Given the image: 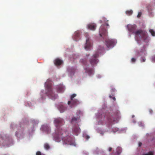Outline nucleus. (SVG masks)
<instances>
[{
    "label": "nucleus",
    "instance_id": "27",
    "mask_svg": "<svg viewBox=\"0 0 155 155\" xmlns=\"http://www.w3.org/2000/svg\"><path fill=\"white\" fill-rule=\"evenodd\" d=\"M143 155H153V154L152 152H150L148 153L143 154Z\"/></svg>",
    "mask_w": 155,
    "mask_h": 155
},
{
    "label": "nucleus",
    "instance_id": "4",
    "mask_svg": "<svg viewBox=\"0 0 155 155\" xmlns=\"http://www.w3.org/2000/svg\"><path fill=\"white\" fill-rule=\"evenodd\" d=\"M99 56V54L98 52H96L93 55L91 58L90 59L89 61L90 64L92 65L96 64L98 62L97 58Z\"/></svg>",
    "mask_w": 155,
    "mask_h": 155
},
{
    "label": "nucleus",
    "instance_id": "16",
    "mask_svg": "<svg viewBox=\"0 0 155 155\" xmlns=\"http://www.w3.org/2000/svg\"><path fill=\"white\" fill-rule=\"evenodd\" d=\"M80 33L79 31H76L74 34V38L76 41L78 40L80 37Z\"/></svg>",
    "mask_w": 155,
    "mask_h": 155
},
{
    "label": "nucleus",
    "instance_id": "35",
    "mask_svg": "<svg viewBox=\"0 0 155 155\" xmlns=\"http://www.w3.org/2000/svg\"><path fill=\"white\" fill-rule=\"evenodd\" d=\"M108 150L109 151H111L112 150V148L110 147H109Z\"/></svg>",
    "mask_w": 155,
    "mask_h": 155
},
{
    "label": "nucleus",
    "instance_id": "9",
    "mask_svg": "<svg viewBox=\"0 0 155 155\" xmlns=\"http://www.w3.org/2000/svg\"><path fill=\"white\" fill-rule=\"evenodd\" d=\"M80 129L78 126H75L73 127V132L74 134L77 136L80 133Z\"/></svg>",
    "mask_w": 155,
    "mask_h": 155
},
{
    "label": "nucleus",
    "instance_id": "31",
    "mask_svg": "<svg viewBox=\"0 0 155 155\" xmlns=\"http://www.w3.org/2000/svg\"><path fill=\"white\" fill-rule=\"evenodd\" d=\"M136 59L134 58H132L131 59V61L132 62H134L136 61Z\"/></svg>",
    "mask_w": 155,
    "mask_h": 155
},
{
    "label": "nucleus",
    "instance_id": "22",
    "mask_svg": "<svg viewBox=\"0 0 155 155\" xmlns=\"http://www.w3.org/2000/svg\"><path fill=\"white\" fill-rule=\"evenodd\" d=\"M117 154H119L121 152L122 150L121 148L120 147H118L117 148Z\"/></svg>",
    "mask_w": 155,
    "mask_h": 155
},
{
    "label": "nucleus",
    "instance_id": "2",
    "mask_svg": "<svg viewBox=\"0 0 155 155\" xmlns=\"http://www.w3.org/2000/svg\"><path fill=\"white\" fill-rule=\"evenodd\" d=\"M127 27L129 31L133 33H134L136 35H140L144 40H145L147 38V34L146 32L143 31L141 30H138L136 31H135L136 28V25H128Z\"/></svg>",
    "mask_w": 155,
    "mask_h": 155
},
{
    "label": "nucleus",
    "instance_id": "19",
    "mask_svg": "<svg viewBox=\"0 0 155 155\" xmlns=\"http://www.w3.org/2000/svg\"><path fill=\"white\" fill-rule=\"evenodd\" d=\"M133 13V11L131 10H127L126 12V14L128 15H130L132 14Z\"/></svg>",
    "mask_w": 155,
    "mask_h": 155
},
{
    "label": "nucleus",
    "instance_id": "25",
    "mask_svg": "<svg viewBox=\"0 0 155 155\" xmlns=\"http://www.w3.org/2000/svg\"><path fill=\"white\" fill-rule=\"evenodd\" d=\"M76 94H72L71 97V101L73 100H74V98L76 97Z\"/></svg>",
    "mask_w": 155,
    "mask_h": 155
},
{
    "label": "nucleus",
    "instance_id": "33",
    "mask_svg": "<svg viewBox=\"0 0 155 155\" xmlns=\"http://www.w3.org/2000/svg\"><path fill=\"white\" fill-rule=\"evenodd\" d=\"M152 61L155 62V55L152 58Z\"/></svg>",
    "mask_w": 155,
    "mask_h": 155
},
{
    "label": "nucleus",
    "instance_id": "7",
    "mask_svg": "<svg viewBox=\"0 0 155 155\" xmlns=\"http://www.w3.org/2000/svg\"><path fill=\"white\" fill-rule=\"evenodd\" d=\"M116 41L114 39H108L106 41L105 44L108 48H112L115 44Z\"/></svg>",
    "mask_w": 155,
    "mask_h": 155
},
{
    "label": "nucleus",
    "instance_id": "8",
    "mask_svg": "<svg viewBox=\"0 0 155 155\" xmlns=\"http://www.w3.org/2000/svg\"><path fill=\"white\" fill-rule=\"evenodd\" d=\"M80 103V102L77 99H74L73 100L69 101L68 102V105L71 104V106L72 107V106L77 105Z\"/></svg>",
    "mask_w": 155,
    "mask_h": 155
},
{
    "label": "nucleus",
    "instance_id": "34",
    "mask_svg": "<svg viewBox=\"0 0 155 155\" xmlns=\"http://www.w3.org/2000/svg\"><path fill=\"white\" fill-rule=\"evenodd\" d=\"M115 91V89L114 88H112L111 90V91L112 92H114Z\"/></svg>",
    "mask_w": 155,
    "mask_h": 155
},
{
    "label": "nucleus",
    "instance_id": "40",
    "mask_svg": "<svg viewBox=\"0 0 155 155\" xmlns=\"http://www.w3.org/2000/svg\"><path fill=\"white\" fill-rule=\"evenodd\" d=\"M134 117V115H132V118H133V117Z\"/></svg>",
    "mask_w": 155,
    "mask_h": 155
},
{
    "label": "nucleus",
    "instance_id": "28",
    "mask_svg": "<svg viewBox=\"0 0 155 155\" xmlns=\"http://www.w3.org/2000/svg\"><path fill=\"white\" fill-rule=\"evenodd\" d=\"M102 20H104V22H107L108 21V20H107L106 18H105V17H102Z\"/></svg>",
    "mask_w": 155,
    "mask_h": 155
},
{
    "label": "nucleus",
    "instance_id": "23",
    "mask_svg": "<svg viewBox=\"0 0 155 155\" xmlns=\"http://www.w3.org/2000/svg\"><path fill=\"white\" fill-rule=\"evenodd\" d=\"M78 118H76L75 117H74L72 118L71 120V122L73 123V122H76L78 120Z\"/></svg>",
    "mask_w": 155,
    "mask_h": 155
},
{
    "label": "nucleus",
    "instance_id": "39",
    "mask_svg": "<svg viewBox=\"0 0 155 155\" xmlns=\"http://www.w3.org/2000/svg\"><path fill=\"white\" fill-rule=\"evenodd\" d=\"M106 25L108 26H109V25L108 23H106Z\"/></svg>",
    "mask_w": 155,
    "mask_h": 155
},
{
    "label": "nucleus",
    "instance_id": "15",
    "mask_svg": "<svg viewBox=\"0 0 155 155\" xmlns=\"http://www.w3.org/2000/svg\"><path fill=\"white\" fill-rule=\"evenodd\" d=\"M57 91L58 92H62L64 88V86L62 85H59L57 87Z\"/></svg>",
    "mask_w": 155,
    "mask_h": 155
},
{
    "label": "nucleus",
    "instance_id": "13",
    "mask_svg": "<svg viewBox=\"0 0 155 155\" xmlns=\"http://www.w3.org/2000/svg\"><path fill=\"white\" fill-rule=\"evenodd\" d=\"M58 108L61 113L63 112L66 109V107L62 104H59Z\"/></svg>",
    "mask_w": 155,
    "mask_h": 155
},
{
    "label": "nucleus",
    "instance_id": "20",
    "mask_svg": "<svg viewBox=\"0 0 155 155\" xmlns=\"http://www.w3.org/2000/svg\"><path fill=\"white\" fill-rule=\"evenodd\" d=\"M108 119L110 123H112L113 121H115V119L112 117H108Z\"/></svg>",
    "mask_w": 155,
    "mask_h": 155
},
{
    "label": "nucleus",
    "instance_id": "10",
    "mask_svg": "<svg viewBox=\"0 0 155 155\" xmlns=\"http://www.w3.org/2000/svg\"><path fill=\"white\" fill-rule=\"evenodd\" d=\"M91 46V44L90 42L89 38H87L86 40V43L85 48L87 50H88Z\"/></svg>",
    "mask_w": 155,
    "mask_h": 155
},
{
    "label": "nucleus",
    "instance_id": "32",
    "mask_svg": "<svg viewBox=\"0 0 155 155\" xmlns=\"http://www.w3.org/2000/svg\"><path fill=\"white\" fill-rule=\"evenodd\" d=\"M109 97L110 98H112V99L114 101H115L116 100V99L114 97H112V96L111 95L109 96Z\"/></svg>",
    "mask_w": 155,
    "mask_h": 155
},
{
    "label": "nucleus",
    "instance_id": "11",
    "mask_svg": "<svg viewBox=\"0 0 155 155\" xmlns=\"http://www.w3.org/2000/svg\"><path fill=\"white\" fill-rule=\"evenodd\" d=\"M87 28L90 30L94 31L96 28V25L95 23H91L88 25Z\"/></svg>",
    "mask_w": 155,
    "mask_h": 155
},
{
    "label": "nucleus",
    "instance_id": "43",
    "mask_svg": "<svg viewBox=\"0 0 155 155\" xmlns=\"http://www.w3.org/2000/svg\"><path fill=\"white\" fill-rule=\"evenodd\" d=\"M134 123H135V121H134Z\"/></svg>",
    "mask_w": 155,
    "mask_h": 155
},
{
    "label": "nucleus",
    "instance_id": "30",
    "mask_svg": "<svg viewBox=\"0 0 155 155\" xmlns=\"http://www.w3.org/2000/svg\"><path fill=\"white\" fill-rule=\"evenodd\" d=\"M141 14H142V13L141 12H139L138 13V14L137 15V17L138 18H140L141 16Z\"/></svg>",
    "mask_w": 155,
    "mask_h": 155
},
{
    "label": "nucleus",
    "instance_id": "3",
    "mask_svg": "<svg viewBox=\"0 0 155 155\" xmlns=\"http://www.w3.org/2000/svg\"><path fill=\"white\" fill-rule=\"evenodd\" d=\"M45 86L47 90L46 94L52 100H55L58 97V94H54L52 90L51 82L47 81L45 83Z\"/></svg>",
    "mask_w": 155,
    "mask_h": 155
},
{
    "label": "nucleus",
    "instance_id": "26",
    "mask_svg": "<svg viewBox=\"0 0 155 155\" xmlns=\"http://www.w3.org/2000/svg\"><path fill=\"white\" fill-rule=\"evenodd\" d=\"M141 62H144L146 61V58L145 57H141L140 59Z\"/></svg>",
    "mask_w": 155,
    "mask_h": 155
},
{
    "label": "nucleus",
    "instance_id": "18",
    "mask_svg": "<svg viewBox=\"0 0 155 155\" xmlns=\"http://www.w3.org/2000/svg\"><path fill=\"white\" fill-rule=\"evenodd\" d=\"M75 70L76 69L74 68H68V71L70 73L71 75L74 74Z\"/></svg>",
    "mask_w": 155,
    "mask_h": 155
},
{
    "label": "nucleus",
    "instance_id": "14",
    "mask_svg": "<svg viewBox=\"0 0 155 155\" xmlns=\"http://www.w3.org/2000/svg\"><path fill=\"white\" fill-rule=\"evenodd\" d=\"M41 129L44 131L48 133L50 131V129L48 126L47 125H44L42 126Z\"/></svg>",
    "mask_w": 155,
    "mask_h": 155
},
{
    "label": "nucleus",
    "instance_id": "36",
    "mask_svg": "<svg viewBox=\"0 0 155 155\" xmlns=\"http://www.w3.org/2000/svg\"><path fill=\"white\" fill-rule=\"evenodd\" d=\"M142 145V143H140L139 144V146H141Z\"/></svg>",
    "mask_w": 155,
    "mask_h": 155
},
{
    "label": "nucleus",
    "instance_id": "38",
    "mask_svg": "<svg viewBox=\"0 0 155 155\" xmlns=\"http://www.w3.org/2000/svg\"><path fill=\"white\" fill-rule=\"evenodd\" d=\"M100 23H102V20H100Z\"/></svg>",
    "mask_w": 155,
    "mask_h": 155
},
{
    "label": "nucleus",
    "instance_id": "6",
    "mask_svg": "<svg viewBox=\"0 0 155 155\" xmlns=\"http://www.w3.org/2000/svg\"><path fill=\"white\" fill-rule=\"evenodd\" d=\"M87 59L86 58H84L81 59L80 60V62L85 66L86 65L87 63ZM84 69L85 70V72L88 73L90 75L93 73L94 70L93 69H87L85 67V66H84Z\"/></svg>",
    "mask_w": 155,
    "mask_h": 155
},
{
    "label": "nucleus",
    "instance_id": "42",
    "mask_svg": "<svg viewBox=\"0 0 155 155\" xmlns=\"http://www.w3.org/2000/svg\"><path fill=\"white\" fill-rule=\"evenodd\" d=\"M89 56V55H87V57Z\"/></svg>",
    "mask_w": 155,
    "mask_h": 155
},
{
    "label": "nucleus",
    "instance_id": "5",
    "mask_svg": "<svg viewBox=\"0 0 155 155\" xmlns=\"http://www.w3.org/2000/svg\"><path fill=\"white\" fill-rule=\"evenodd\" d=\"M99 34L103 38H106L107 35V31L105 28V25H101L99 29Z\"/></svg>",
    "mask_w": 155,
    "mask_h": 155
},
{
    "label": "nucleus",
    "instance_id": "12",
    "mask_svg": "<svg viewBox=\"0 0 155 155\" xmlns=\"http://www.w3.org/2000/svg\"><path fill=\"white\" fill-rule=\"evenodd\" d=\"M143 49H141L140 52H138L136 54L137 56H139L140 55H146L147 53L145 51V47L144 46L143 47Z\"/></svg>",
    "mask_w": 155,
    "mask_h": 155
},
{
    "label": "nucleus",
    "instance_id": "24",
    "mask_svg": "<svg viewBox=\"0 0 155 155\" xmlns=\"http://www.w3.org/2000/svg\"><path fill=\"white\" fill-rule=\"evenodd\" d=\"M44 147L47 150L48 149L50 148L49 145L47 143H45V144Z\"/></svg>",
    "mask_w": 155,
    "mask_h": 155
},
{
    "label": "nucleus",
    "instance_id": "17",
    "mask_svg": "<svg viewBox=\"0 0 155 155\" xmlns=\"http://www.w3.org/2000/svg\"><path fill=\"white\" fill-rule=\"evenodd\" d=\"M63 63V61L59 58L56 59L54 61V64L56 65H60Z\"/></svg>",
    "mask_w": 155,
    "mask_h": 155
},
{
    "label": "nucleus",
    "instance_id": "1",
    "mask_svg": "<svg viewBox=\"0 0 155 155\" xmlns=\"http://www.w3.org/2000/svg\"><path fill=\"white\" fill-rule=\"evenodd\" d=\"M54 123L57 128L55 133L54 135L55 140L59 142L61 139L64 144L75 146L74 138L73 137L70 136L68 131L61 128V126L63 125L64 123L63 119L60 118H56L54 120Z\"/></svg>",
    "mask_w": 155,
    "mask_h": 155
},
{
    "label": "nucleus",
    "instance_id": "37",
    "mask_svg": "<svg viewBox=\"0 0 155 155\" xmlns=\"http://www.w3.org/2000/svg\"><path fill=\"white\" fill-rule=\"evenodd\" d=\"M89 138H90V137H89V136H87V137H86V138H87V139H89Z\"/></svg>",
    "mask_w": 155,
    "mask_h": 155
},
{
    "label": "nucleus",
    "instance_id": "21",
    "mask_svg": "<svg viewBox=\"0 0 155 155\" xmlns=\"http://www.w3.org/2000/svg\"><path fill=\"white\" fill-rule=\"evenodd\" d=\"M149 32L151 34L152 36H155V32L152 29L149 30Z\"/></svg>",
    "mask_w": 155,
    "mask_h": 155
},
{
    "label": "nucleus",
    "instance_id": "41",
    "mask_svg": "<svg viewBox=\"0 0 155 155\" xmlns=\"http://www.w3.org/2000/svg\"><path fill=\"white\" fill-rule=\"evenodd\" d=\"M116 130H118V129L117 128V129H116Z\"/></svg>",
    "mask_w": 155,
    "mask_h": 155
},
{
    "label": "nucleus",
    "instance_id": "29",
    "mask_svg": "<svg viewBox=\"0 0 155 155\" xmlns=\"http://www.w3.org/2000/svg\"><path fill=\"white\" fill-rule=\"evenodd\" d=\"M36 155H45L44 154H42L41 152L40 151H38L36 153Z\"/></svg>",
    "mask_w": 155,
    "mask_h": 155
}]
</instances>
